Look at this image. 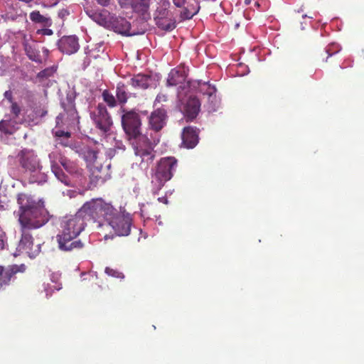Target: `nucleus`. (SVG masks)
Here are the masks:
<instances>
[{"label": "nucleus", "instance_id": "b1692460", "mask_svg": "<svg viewBox=\"0 0 364 364\" xmlns=\"http://www.w3.org/2000/svg\"><path fill=\"white\" fill-rule=\"evenodd\" d=\"M24 50H25L26 54L27 55L28 58L31 60L35 61L36 63L41 62V57L40 55V52L36 48L35 45H32L28 43H24Z\"/></svg>", "mask_w": 364, "mask_h": 364}, {"label": "nucleus", "instance_id": "72a5a7b5", "mask_svg": "<svg viewBox=\"0 0 364 364\" xmlns=\"http://www.w3.org/2000/svg\"><path fill=\"white\" fill-rule=\"evenodd\" d=\"M53 72V71L52 69L47 68V69H45V70L41 71L38 73V76L41 77H48L52 75Z\"/></svg>", "mask_w": 364, "mask_h": 364}, {"label": "nucleus", "instance_id": "9b49d317", "mask_svg": "<svg viewBox=\"0 0 364 364\" xmlns=\"http://www.w3.org/2000/svg\"><path fill=\"white\" fill-rule=\"evenodd\" d=\"M187 77V74L183 68H177L172 69L168 73V78L166 80L167 86H176L179 85L178 90H184L186 88L185 84ZM187 88H188L187 87ZM178 98L179 100H182V93L181 90L178 91Z\"/></svg>", "mask_w": 364, "mask_h": 364}, {"label": "nucleus", "instance_id": "0eeeda50", "mask_svg": "<svg viewBox=\"0 0 364 364\" xmlns=\"http://www.w3.org/2000/svg\"><path fill=\"white\" fill-rule=\"evenodd\" d=\"M16 158L20 167L26 173H33L41 169L40 161L33 150L23 149L18 153Z\"/></svg>", "mask_w": 364, "mask_h": 364}, {"label": "nucleus", "instance_id": "c756f323", "mask_svg": "<svg viewBox=\"0 0 364 364\" xmlns=\"http://www.w3.org/2000/svg\"><path fill=\"white\" fill-rule=\"evenodd\" d=\"M105 273L109 276L116 278L123 279L124 277L123 273L118 272L117 270L112 269L110 267L105 268Z\"/></svg>", "mask_w": 364, "mask_h": 364}, {"label": "nucleus", "instance_id": "4be33fe9", "mask_svg": "<svg viewBox=\"0 0 364 364\" xmlns=\"http://www.w3.org/2000/svg\"><path fill=\"white\" fill-rule=\"evenodd\" d=\"M29 16L30 19L35 23H39L45 27H49L52 25L51 18L41 15L39 11H32Z\"/></svg>", "mask_w": 364, "mask_h": 364}, {"label": "nucleus", "instance_id": "7c9ffc66", "mask_svg": "<svg viewBox=\"0 0 364 364\" xmlns=\"http://www.w3.org/2000/svg\"><path fill=\"white\" fill-rule=\"evenodd\" d=\"M203 85L204 87L206 88L205 94H206L209 97H212L213 95H215L216 92V88L214 86H212L208 83H203Z\"/></svg>", "mask_w": 364, "mask_h": 364}, {"label": "nucleus", "instance_id": "c85d7f7f", "mask_svg": "<svg viewBox=\"0 0 364 364\" xmlns=\"http://www.w3.org/2000/svg\"><path fill=\"white\" fill-rule=\"evenodd\" d=\"M103 100L109 107H114L117 105V100L114 96L107 90H105L102 94Z\"/></svg>", "mask_w": 364, "mask_h": 364}, {"label": "nucleus", "instance_id": "6ab92c4d", "mask_svg": "<svg viewBox=\"0 0 364 364\" xmlns=\"http://www.w3.org/2000/svg\"><path fill=\"white\" fill-rule=\"evenodd\" d=\"M150 82V75L144 74H137L134 75L130 79L129 85H131L135 89H146L149 87Z\"/></svg>", "mask_w": 364, "mask_h": 364}, {"label": "nucleus", "instance_id": "aec40b11", "mask_svg": "<svg viewBox=\"0 0 364 364\" xmlns=\"http://www.w3.org/2000/svg\"><path fill=\"white\" fill-rule=\"evenodd\" d=\"M155 22L159 28L165 31H171L176 27V20L172 16L161 19L159 18Z\"/></svg>", "mask_w": 364, "mask_h": 364}, {"label": "nucleus", "instance_id": "a18cd8bd", "mask_svg": "<svg viewBox=\"0 0 364 364\" xmlns=\"http://www.w3.org/2000/svg\"><path fill=\"white\" fill-rule=\"evenodd\" d=\"M61 289V287H56V289H57V290H59V289Z\"/></svg>", "mask_w": 364, "mask_h": 364}, {"label": "nucleus", "instance_id": "a878e982", "mask_svg": "<svg viewBox=\"0 0 364 364\" xmlns=\"http://www.w3.org/2000/svg\"><path fill=\"white\" fill-rule=\"evenodd\" d=\"M52 172L56 178L65 184H68V178L55 161H50Z\"/></svg>", "mask_w": 364, "mask_h": 364}, {"label": "nucleus", "instance_id": "f257e3e1", "mask_svg": "<svg viewBox=\"0 0 364 364\" xmlns=\"http://www.w3.org/2000/svg\"><path fill=\"white\" fill-rule=\"evenodd\" d=\"M16 200L19 205L18 215L21 232L18 248L19 251L34 257L41 250L38 245L33 246V238L29 230L43 226L49 221L51 215L45 208L44 201L35 200L31 194L20 193L17 195Z\"/></svg>", "mask_w": 364, "mask_h": 364}, {"label": "nucleus", "instance_id": "f3484780", "mask_svg": "<svg viewBox=\"0 0 364 364\" xmlns=\"http://www.w3.org/2000/svg\"><path fill=\"white\" fill-rule=\"evenodd\" d=\"M48 157L50 161H55L58 164H60L68 173H73L76 171L75 164L60 153L51 152L49 154Z\"/></svg>", "mask_w": 364, "mask_h": 364}, {"label": "nucleus", "instance_id": "473e14b6", "mask_svg": "<svg viewBox=\"0 0 364 364\" xmlns=\"http://www.w3.org/2000/svg\"><path fill=\"white\" fill-rule=\"evenodd\" d=\"M168 100L167 96L165 94L159 93L154 101V105H156L157 103H161L166 102Z\"/></svg>", "mask_w": 364, "mask_h": 364}, {"label": "nucleus", "instance_id": "20e7f679", "mask_svg": "<svg viewBox=\"0 0 364 364\" xmlns=\"http://www.w3.org/2000/svg\"><path fill=\"white\" fill-rule=\"evenodd\" d=\"M113 206L101 198L92 199L84 203L77 212V215L86 221H92L99 227H104L107 217L113 213Z\"/></svg>", "mask_w": 364, "mask_h": 364}, {"label": "nucleus", "instance_id": "c9c22d12", "mask_svg": "<svg viewBox=\"0 0 364 364\" xmlns=\"http://www.w3.org/2000/svg\"><path fill=\"white\" fill-rule=\"evenodd\" d=\"M87 157L90 161H95L97 158V151L95 150H89L87 151Z\"/></svg>", "mask_w": 364, "mask_h": 364}, {"label": "nucleus", "instance_id": "79ce46f5", "mask_svg": "<svg viewBox=\"0 0 364 364\" xmlns=\"http://www.w3.org/2000/svg\"><path fill=\"white\" fill-rule=\"evenodd\" d=\"M326 53H328V56L326 57V60H327V58H328L329 56H331V54L328 53V50H326Z\"/></svg>", "mask_w": 364, "mask_h": 364}, {"label": "nucleus", "instance_id": "f704fd0d", "mask_svg": "<svg viewBox=\"0 0 364 364\" xmlns=\"http://www.w3.org/2000/svg\"><path fill=\"white\" fill-rule=\"evenodd\" d=\"M149 206V204H147L146 205H143L141 208V215L143 217H146L147 218H149L152 215L149 213L148 211H147V208Z\"/></svg>", "mask_w": 364, "mask_h": 364}, {"label": "nucleus", "instance_id": "7ed1b4c3", "mask_svg": "<svg viewBox=\"0 0 364 364\" xmlns=\"http://www.w3.org/2000/svg\"><path fill=\"white\" fill-rule=\"evenodd\" d=\"M85 226L83 218L77 213L74 215L65 217L61 225V233L57 235L59 249L65 252L81 249L83 244L80 240H76V237L84 230Z\"/></svg>", "mask_w": 364, "mask_h": 364}, {"label": "nucleus", "instance_id": "2eb2a0df", "mask_svg": "<svg viewBox=\"0 0 364 364\" xmlns=\"http://www.w3.org/2000/svg\"><path fill=\"white\" fill-rule=\"evenodd\" d=\"M59 50L65 54L70 55L79 49L78 39L75 36H63L58 43Z\"/></svg>", "mask_w": 364, "mask_h": 364}, {"label": "nucleus", "instance_id": "423d86ee", "mask_svg": "<svg viewBox=\"0 0 364 364\" xmlns=\"http://www.w3.org/2000/svg\"><path fill=\"white\" fill-rule=\"evenodd\" d=\"M113 213L107 217L105 225L107 228H111L114 232L119 236H127L130 233L132 218L129 215L121 214L113 207Z\"/></svg>", "mask_w": 364, "mask_h": 364}, {"label": "nucleus", "instance_id": "ddd939ff", "mask_svg": "<svg viewBox=\"0 0 364 364\" xmlns=\"http://www.w3.org/2000/svg\"><path fill=\"white\" fill-rule=\"evenodd\" d=\"M172 2L176 7L182 9L180 12V18L183 21L191 19L199 12L200 9L198 4L196 5L187 4L186 6L187 0H172Z\"/></svg>", "mask_w": 364, "mask_h": 364}, {"label": "nucleus", "instance_id": "a211bd4d", "mask_svg": "<svg viewBox=\"0 0 364 364\" xmlns=\"http://www.w3.org/2000/svg\"><path fill=\"white\" fill-rule=\"evenodd\" d=\"M61 106L68 114L70 121L78 120L79 116L75 107V100L72 97H67L65 101L61 102Z\"/></svg>", "mask_w": 364, "mask_h": 364}, {"label": "nucleus", "instance_id": "cd10ccee", "mask_svg": "<svg viewBox=\"0 0 364 364\" xmlns=\"http://www.w3.org/2000/svg\"><path fill=\"white\" fill-rule=\"evenodd\" d=\"M55 136L58 144L63 146H68L70 144L69 139L71 136V133L69 132H65L63 130H57L55 132Z\"/></svg>", "mask_w": 364, "mask_h": 364}, {"label": "nucleus", "instance_id": "39448f33", "mask_svg": "<svg viewBox=\"0 0 364 364\" xmlns=\"http://www.w3.org/2000/svg\"><path fill=\"white\" fill-rule=\"evenodd\" d=\"M178 166V161L173 156L163 157L156 164L152 174V183L158 190L173 176Z\"/></svg>", "mask_w": 364, "mask_h": 364}, {"label": "nucleus", "instance_id": "dca6fc26", "mask_svg": "<svg viewBox=\"0 0 364 364\" xmlns=\"http://www.w3.org/2000/svg\"><path fill=\"white\" fill-rule=\"evenodd\" d=\"M200 109V102L196 97H190L186 102L183 112L188 120H193L196 118Z\"/></svg>", "mask_w": 364, "mask_h": 364}, {"label": "nucleus", "instance_id": "ea45409f", "mask_svg": "<svg viewBox=\"0 0 364 364\" xmlns=\"http://www.w3.org/2000/svg\"><path fill=\"white\" fill-rule=\"evenodd\" d=\"M158 200L160 201V202H163V203H167V200L166 198H159Z\"/></svg>", "mask_w": 364, "mask_h": 364}, {"label": "nucleus", "instance_id": "393cba45", "mask_svg": "<svg viewBox=\"0 0 364 364\" xmlns=\"http://www.w3.org/2000/svg\"><path fill=\"white\" fill-rule=\"evenodd\" d=\"M16 122L13 119H2L0 122V132L7 135L13 134L17 129Z\"/></svg>", "mask_w": 364, "mask_h": 364}, {"label": "nucleus", "instance_id": "9d476101", "mask_svg": "<svg viewBox=\"0 0 364 364\" xmlns=\"http://www.w3.org/2000/svg\"><path fill=\"white\" fill-rule=\"evenodd\" d=\"M168 120L167 112L164 108H158L148 117V128L155 132H160Z\"/></svg>", "mask_w": 364, "mask_h": 364}, {"label": "nucleus", "instance_id": "a19ab883", "mask_svg": "<svg viewBox=\"0 0 364 364\" xmlns=\"http://www.w3.org/2000/svg\"><path fill=\"white\" fill-rule=\"evenodd\" d=\"M250 2H251V0H245V4L246 5L250 4Z\"/></svg>", "mask_w": 364, "mask_h": 364}, {"label": "nucleus", "instance_id": "2f4dec72", "mask_svg": "<svg viewBox=\"0 0 364 364\" xmlns=\"http://www.w3.org/2000/svg\"><path fill=\"white\" fill-rule=\"evenodd\" d=\"M11 111L15 115V117H18L21 112V108L16 102H12L11 106Z\"/></svg>", "mask_w": 364, "mask_h": 364}, {"label": "nucleus", "instance_id": "c03bdc74", "mask_svg": "<svg viewBox=\"0 0 364 364\" xmlns=\"http://www.w3.org/2000/svg\"><path fill=\"white\" fill-rule=\"evenodd\" d=\"M255 4L256 6L259 7V4L257 1H256Z\"/></svg>", "mask_w": 364, "mask_h": 364}, {"label": "nucleus", "instance_id": "f8f14e48", "mask_svg": "<svg viewBox=\"0 0 364 364\" xmlns=\"http://www.w3.org/2000/svg\"><path fill=\"white\" fill-rule=\"evenodd\" d=\"M150 1L151 0H119V4L123 8L130 6L134 12L146 19L150 17Z\"/></svg>", "mask_w": 364, "mask_h": 364}, {"label": "nucleus", "instance_id": "4c0bfd02", "mask_svg": "<svg viewBox=\"0 0 364 364\" xmlns=\"http://www.w3.org/2000/svg\"><path fill=\"white\" fill-rule=\"evenodd\" d=\"M97 3L99 4H100L101 6H107L109 4L110 0H97Z\"/></svg>", "mask_w": 364, "mask_h": 364}, {"label": "nucleus", "instance_id": "412c9836", "mask_svg": "<svg viewBox=\"0 0 364 364\" xmlns=\"http://www.w3.org/2000/svg\"><path fill=\"white\" fill-rule=\"evenodd\" d=\"M130 96V93L127 91V86L122 82L117 83L116 87L117 100L121 105H124Z\"/></svg>", "mask_w": 364, "mask_h": 364}, {"label": "nucleus", "instance_id": "1a4fd4ad", "mask_svg": "<svg viewBox=\"0 0 364 364\" xmlns=\"http://www.w3.org/2000/svg\"><path fill=\"white\" fill-rule=\"evenodd\" d=\"M26 270L24 264L0 265V290L4 289L16 279V274Z\"/></svg>", "mask_w": 364, "mask_h": 364}, {"label": "nucleus", "instance_id": "f03ea898", "mask_svg": "<svg viewBox=\"0 0 364 364\" xmlns=\"http://www.w3.org/2000/svg\"><path fill=\"white\" fill-rule=\"evenodd\" d=\"M122 126L132 144L135 155L141 158V166L148 168L154 161L156 154L154 150L156 143H152L141 133V119L135 110L123 109Z\"/></svg>", "mask_w": 364, "mask_h": 364}, {"label": "nucleus", "instance_id": "58836bf2", "mask_svg": "<svg viewBox=\"0 0 364 364\" xmlns=\"http://www.w3.org/2000/svg\"><path fill=\"white\" fill-rule=\"evenodd\" d=\"M52 33H53V31L50 29L46 28V29H44V31H43V34L51 35Z\"/></svg>", "mask_w": 364, "mask_h": 364}, {"label": "nucleus", "instance_id": "5701e85b", "mask_svg": "<svg viewBox=\"0 0 364 364\" xmlns=\"http://www.w3.org/2000/svg\"><path fill=\"white\" fill-rule=\"evenodd\" d=\"M114 26L119 33L127 36L134 34L131 31L130 23L124 18H117L114 23Z\"/></svg>", "mask_w": 364, "mask_h": 364}, {"label": "nucleus", "instance_id": "bb28decb", "mask_svg": "<svg viewBox=\"0 0 364 364\" xmlns=\"http://www.w3.org/2000/svg\"><path fill=\"white\" fill-rule=\"evenodd\" d=\"M169 5L168 1H164L157 8L154 16L155 21L159 20V18L161 19L172 16L168 9Z\"/></svg>", "mask_w": 364, "mask_h": 364}, {"label": "nucleus", "instance_id": "6e6552de", "mask_svg": "<svg viewBox=\"0 0 364 364\" xmlns=\"http://www.w3.org/2000/svg\"><path fill=\"white\" fill-rule=\"evenodd\" d=\"M90 117L95 127L102 133L106 134L110 131L112 120L103 104H98L96 109L90 113Z\"/></svg>", "mask_w": 364, "mask_h": 364}, {"label": "nucleus", "instance_id": "37998d69", "mask_svg": "<svg viewBox=\"0 0 364 364\" xmlns=\"http://www.w3.org/2000/svg\"><path fill=\"white\" fill-rule=\"evenodd\" d=\"M46 114H47V111H46H46H43V113H42V114H41V117L45 116Z\"/></svg>", "mask_w": 364, "mask_h": 364}, {"label": "nucleus", "instance_id": "4468645a", "mask_svg": "<svg viewBox=\"0 0 364 364\" xmlns=\"http://www.w3.org/2000/svg\"><path fill=\"white\" fill-rule=\"evenodd\" d=\"M198 133L196 127H184L181 134L182 145L187 149L194 148L198 143Z\"/></svg>", "mask_w": 364, "mask_h": 364}, {"label": "nucleus", "instance_id": "e433bc0d", "mask_svg": "<svg viewBox=\"0 0 364 364\" xmlns=\"http://www.w3.org/2000/svg\"><path fill=\"white\" fill-rule=\"evenodd\" d=\"M4 239L5 233L2 230L0 229V250L4 249Z\"/></svg>", "mask_w": 364, "mask_h": 364}]
</instances>
